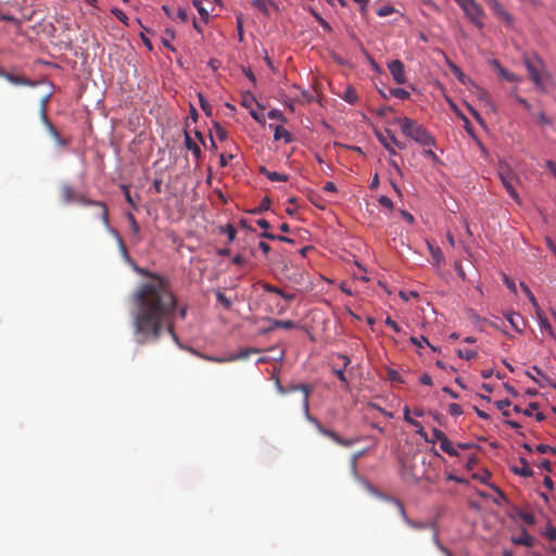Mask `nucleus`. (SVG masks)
I'll list each match as a JSON object with an SVG mask.
<instances>
[{
    "label": "nucleus",
    "mask_w": 556,
    "mask_h": 556,
    "mask_svg": "<svg viewBox=\"0 0 556 556\" xmlns=\"http://www.w3.org/2000/svg\"><path fill=\"white\" fill-rule=\"evenodd\" d=\"M299 325L294 323L293 320H274L271 327L269 330H273L275 328H283V329H294L298 328Z\"/></svg>",
    "instance_id": "obj_21"
},
{
    "label": "nucleus",
    "mask_w": 556,
    "mask_h": 556,
    "mask_svg": "<svg viewBox=\"0 0 556 556\" xmlns=\"http://www.w3.org/2000/svg\"><path fill=\"white\" fill-rule=\"evenodd\" d=\"M521 467H513L511 471L521 477H532L533 470L530 468L528 462L525 458H520Z\"/></svg>",
    "instance_id": "obj_14"
},
{
    "label": "nucleus",
    "mask_w": 556,
    "mask_h": 556,
    "mask_svg": "<svg viewBox=\"0 0 556 556\" xmlns=\"http://www.w3.org/2000/svg\"><path fill=\"white\" fill-rule=\"evenodd\" d=\"M535 451L539 452V453H542V454L547 453V452L556 454V450H554V447H552V446H549L547 444H539V445H536Z\"/></svg>",
    "instance_id": "obj_49"
},
{
    "label": "nucleus",
    "mask_w": 556,
    "mask_h": 556,
    "mask_svg": "<svg viewBox=\"0 0 556 556\" xmlns=\"http://www.w3.org/2000/svg\"><path fill=\"white\" fill-rule=\"evenodd\" d=\"M388 68L396 84H405L406 77L404 72V64L400 60H394L389 63Z\"/></svg>",
    "instance_id": "obj_12"
},
{
    "label": "nucleus",
    "mask_w": 556,
    "mask_h": 556,
    "mask_svg": "<svg viewBox=\"0 0 556 556\" xmlns=\"http://www.w3.org/2000/svg\"><path fill=\"white\" fill-rule=\"evenodd\" d=\"M457 355L460 358H465L467 361H470L472 358H476L478 354L473 350H465V351H463V350L459 349V350H457Z\"/></svg>",
    "instance_id": "obj_30"
},
{
    "label": "nucleus",
    "mask_w": 556,
    "mask_h": 556,
    "mask_svg": "<svg viewBox=\"0 0 556 556\" xmlns=\"http://www.w3.org/2000/svg\"><path fill=\"white\" fill-rule=\"evenodd\" d=\"M440 447L443 452H445L450 456L457 455L456 450L453 447L452 442L447 439V437L440 443Z\"/></svg>",
    "instance_id": "obj_23"
},
{
    "label": "nucleus",
    "mask_w": 556,
    "mask_h": 556,
    "mask_svg": "<svg viewBox=\"0 0 556 556\" xmlns=\"http://www.w3.org/2000/svg\"><path fill=\"white\" fill-rule=\"evenodd\" d=\"M520 288L522 289V291L525 292V294L527 295L528 300L530 301L532 307L534 308L535 311V314H540V305L535 299V296L533 295L532 291L529 289V287L523 283V282H520Z\"/></svg>",
    "instance_id": "obj_19"
},
{
    "label": "nucleus",
    "mask_w": 556,
    "mask_h": 556,
    "mask_svg": "<svg viewBox=\"0 0 556 556\" xmlns=\"http://www.w3.org/2000/svg\"><path fill=\"white\" fill-rule=\"evenodd\" d=\"M416 428V433L424 438L426 441H429V438L422 427V425L418 421V426H414Z\"/></svg>",
    "instance_id": "obj_59"
},
{
    "label": "nucleus",
    "mask_w": 556,
    "mask_h": 556,
    "mask_svg": "<svg viewBox=\"0 0 556 556\" xmlns=\"http://www.w3.org/2000/svg\"><path fill=\"white\" fill-rule=\"evenodd\" d=\"M505 317L516 331H518V332L521 331V327L523 326V319L521 318V316L519 314L509 313V314H506Z\"/></svg>",
    "instance_id": "obj_17"
},
{
    "label": "nucleus",
    "mask_w": 556,
    "mask_h": 556,
    "mask_svg": "<svg viewBox=\"0 0 556 556\" xmlns=\"http://www.w3.org/2000/svg\"><path fill=\"white\" fill-rule=\"evenodd\" d=\"M224 232L227 235L228 240H229L230 242H231V241H233V240L236 239L237 230H236V228H235L232 225L228 224V225L226 226V228H225Z\"/></svg>",
    "instance_id": "obj_42"
},
{
    "label": "nucleus",
    "mask_w": 556,
    "mask_h": 556,
    "mask_svg": "<svg viewBox=\"0 0 556 556\" xmlns=\"http://www.w3.org/2000/svg\"><path fill=\"white\" fill-rule=\"evenodd\" d=\"M503 281L504 283L506 285V287L514 293L517 292V288H516V285L514 282V280L511 278H509L508 276L504 275V278H503Z\"/></svg>",
    "instance_id": "obj_55"
},
{
    "label": "nucleus",
    "mask_w": 556,
    "mask_h": 556,
    "mask_svg": "<svg viewBox=\"0 0 556 556\" xmlns=\"http://www.w3.org/2000/svg\"><path fill=\"white\" fill-rule=\"evenodd\" d=\"M536 317L539 319L540 326L544 328L552 337H554L553 328L547 320V318L544 316L543 311L540 308V314H536Z\"/></svg>",
    "instance_id": "obj_22"
},
{
    "label": "nucleus",
    "mask_w": 556,
    "mask_h": 556,
    "mask_svg": "<svg viewBox=\"0 0 556 556\" xmlns=\"http://www.w3.org/2000/svg\"><path fill=\"white\" fill-rule=\"evenodd\" d=\"M258 352H260V350H257V349L247 348V349L240 351L239 353H232L226 357L210 356V355H204L201 353H199L198 355L205 361L222 364V363H229V362H235V361H239V359H247L251 354L258 353Z\"/></svg>",
    "instance_id": "obj_9"
},
{
    "label": "nucleus",
    "mask_w": 556,
    "mask_h": 556,
    "mask_svg": "<svg viewBox=\"0 0 556 556\" xmlns=\"http://www.w3.org/2000/svg\"><path fill=\"white\" fill-rule=\"evenodd\" d=\"M231 262L235 265L242 266L245 264L247 260L241 254H237L236 256H233Z\"/></svg>",
    "instance_id": "obj_60"
},
{
    "label": "nucleus",
    "mask_w": 556,
    "mask_h": 556,
    "mask_svg": "<svg viewBox=\"0 0 556 556\" xmlns=\"http://www.w3.org/2000/svg\"><path fill=\"white\" fill-rule=\"evenodd\" d=\"M410 342L418 348H422V343H425L426 345L430 346L432 351H437V349L433 345H431L428 339L424 336H421L420 339L412 337Z\"/></svg>",
    "instance_id": "obj_29"
},
{
    "label": "nucleus",
    "mask_w": 556,
    "mask_h": 556,
    "mask_svg": "<svg viewBox=\"0 0 556 556\" xmlns=\"http://www.w3.org/2000/svg\"><path fill=\"white\" fill-rule=\"evenodd\" d=\"M46 84L51 86L52 88V92L54 91V87L53 85L47 80V79H37V89L40 88L41 89V93H40V97H39V100L46 94Z\"/></svg>",
    "instance_id": "obj_35"
},
{
    "label": "nucleus",
    "mask_w": 556,
    "mask_h": 556,
    "mask_svg": "<svg viewBox=\"0 0 556 556\" xmlns=\"http://www.w3.org/2000/svg\"><path fill=\"white\" fill-rule=\"evenodd\" d=\"M193 5L197 8L201 18L204 21V22H207L208 20V12L206 9H204L202 7V2L200 0H193Z\"/></svg>",
    "instance_id": "obj_28"
},
{
    "label": "nucleus",
    "mask_w": 556,
    "mask_h": 556,
    "mask_svg": "<svg viewBox=\"0 0 556 556\" xmlns=\"http://www.w3.org/2000/svg\"><path fill=\"white\" fill-rule=\"evenodd\" d=\"M500 179L508 192V194L516 201L519 202V195L515 188V182L518 180L516 174L508 166H501L498 172Z\"/></svg>",
    "instance_id": "obj_7"
},
{
    "label": "nucleus",
    "mask_w": 556,
    "mask_h": 556,
    "mask_svg": "<svg viewBox=\"0 0 556 556\" xmlns=\"http://www.w3.org/2000/svg\"><path fill=\"white\" fill-rule=\"evenodd\" d=\"M344 100L349 103H355L357 100V94L354 90L348 89L344 93Z\"/></svg>",
    "instance_id": "obj_47"
},
{
    "label": "nucleus",
    "mask_w": 556,
    "mask_h": 556,
    "mask_svg": "<svg viewBox=\"0 0 556 556\" xmlns=\"http://www.w3.org/2000/svg\"><path fill=\"white\" fill-rule=\"evenodd\" d=\"M466 16L470 20L479 28L483 27V23L481 22V17L483 15L482 8L476 2L472 1L469 5L463 9Z\"/></svg>",
    "instance_id": "obj_10"
},
{
    "label": "nucleus",
    "mask_w": 556,
    "mask_h": 556,
    "mask_svg": "<svg viewBox=\"0 0 556 556\" xmlns=\"http://www.w3.org/2000/svg\"><path fill=\"white\" fill-rule=\"evenodd\" d=\"M378 202H379V204H380L381 206H384V207H387V208H389V210H393V202H392V200H391L389 197H387V195H380V197L378 198Z\"/></svg>",
    "instance_id": "obj_40"
},
{
    "label": "nucleus",
    "mask_w": 556,
    "mask_h": 556,
    "mask_svg": "<svg viewBox=\"0 0 556 556\" xmlns=\"http://www.w3.org/2000/svg\"><path fill=\"white\" fill-rule=\"evenodd\" d=\"M493 65L494 67L497 70L500 76L508 81H521V79L514 73L507 71L506 68H504L498 61L494 60L493 61Z\"/></svg>",
    "instance_id": "obj_13"
},
{
    "label": "nucleus",
    "mask_w": 556,
    "mask_h": 556,
    "mask_svg": "<svg viewBox=\"0 0 556 556\" xmlns=\"http://www.w3.org/2000/svg\"><path fill=\"white\" fill-rule=\"evenodd\" d=\"M123 190H124L125 199H126L127 203L129 205H131L134 208H136V204H135L132 197L130 195L129 189L126 186H123Z\"/></svg>",
    "instance_id": "obj_56"
},
{
    "label": "nucleus",
    "mask_w": 556,
    "mask_h": 556,
    "mask_svg": "<svg viewBox=\"0 0 556 556\" xmlns=\"http://www.w3.org/2000/svg\"><path fill=\"white\" fill-rule=\"evenodd\" d=\"M274 139H283L286 143H289L292 141L293 138L292 135L287 129H285L282 126L277 125L274 127Z\"/></svg>",
    "instance_id": "obj_16"
},
{
    "label": "nucleus",
    "mask_w": 556,
    "mask_h": 556,
    "mask_svg": "<svg viewBox=\"0 0 556 556\" xmlns=\"http://www.w3.org/2000/svg\"><path fill=\"white\" fill-rule=\"evenodd\" d=\"M215 135L218 138V140L224 141L227 139V130L220 126L218 123L215 124Z\"/></svg>",
    "instance_id": "obj_36"
},
{
    "label": "nucleus",
    "mask_w": 556,
    "mask_h": 556,
    "mask_svg": "<svg viewBox=\"0 0 556 556\" xmlns=\"http://www.w3.org/2000/svg\"><path fill=\"white\" fill-rule=\"evenodd\" d=\"M112 12L121 22L126 24L127 16H126V14L122 10L114 9Z\"/></svg>",
    "instance_id": "obj_58"
},
{
    "label": "nucleus",
    "mask_w": 556,
    "mask_h": 556,
    "mask_svg": "<svg viewBox=\"0 0 556 556\" xmlns=\"http://www.w3.org/2000/svg\"><path fill=\"white\" fill-rule=\"evenodd\" d=\"M268 179L270 181H287L288 176L278 172H270V174L268 175Z\"/></svg>",
    "instance_id": "obj_38"
},
{
    "label": "nucleus",
    "mask_w": 556,
    "mask_h": 556,
    "mask_svg": "<svg viewBox=\"0 0 556 556\" xmlns=\"http://www.w3.org/2000/svg\"><path fill=\"white\" fill-rule=\"evenodd\" d=\"M478 97H479L480 100L484 101L486 105L493 106V103L491 101L490 94H489V92L486 90L479 89L478 90Z\"/></svg>",
    "instance_id": "obj_39"
},
{
    "label": "nucleus",
    "mask_w": 556,
    "mask_h": 556,
    "mask_svg": "<svg viewBox=\"0 0 556 556\" xmlns=\"http://www.w3.org/2000/svg\"><path fill=\"white\" fill-rule=\"evenodd\" d=\"M545 536L549 540V541H556V528L553 527V526H548L545 530Z\"/></svg>",
    "instance_id": "obj_54"
},
{
    "label": "nucleus",
    "mask_w": 556,
    "mask_h": 556,
    "mask_svg": "<svg viewBox=\"0 0 556 556\" xmlns=\"http://www.w3.org/2000/svg\"><path fill=\"white\" fill-rule=\"evenodd\" d=\"M523 64L528 71L529 77L538 89L545 90L544 76L546 68L543 60L534 54L533 56L525 55Z\"/></svg>",
    "instance_id": "obj_6"
},
{
    "label": "nucleus",
    "mask_w": 556,
    "mask_h": 556,
    "mask_svg": "<svg viewBox=\"0 0 556 556\" xmlns=\"http://www.w3.org/2000/svg\"><path fill=\"white\" fill-rule=\"evenodd\" d=\"M519 517L527 525H534L535 522V517L530 513H520Z\"/></svg>",
    "instance_id": "obj_48"
},
{
    "label": "nucleus",
    "mask_w": 556,
    "mask_h": 556,
    "mask_svg": "<svg viewBox=\"0 0 556 556\" xmlns=\"http://www.w3.org/2000/svg\"><path fill=\"white\" fill-rule=\"evenodd\" d=\"M391 93L397 98V99H401V100H406L409 98L410 93L403 89V88H394L391 90Z\"/></svg>",
    "instance_id": "obj_31"
},
{
    "label": "nucleus",
    "mask_w": 556,
    "mask_h": 556,
    "mask_svg": "<svg viewBox=\"0 0 556 556\" xmlns=\"http://www.w3.org/2000/svg\"><path fill=\"white\" fill-rule=\"evenodd\" d=\"M394 122L399 124L401 131L405 137L414 140L421 147L435 146L434 137L417 121L409 117H396Z\"/></svg>",
    "instance_id": "obj_4"
},
{
    "label": "nucleus",
    "mask_w": 556,
    "mask_h": 556,
    "mask_svg": "<svg viewBox=\"0 0 556 556\" xmlns=\"http://www.w3.org/2000/svg\"><path fill=\"white\" fill-rule=\"evenodd\" d=\"M448 66H450V70L451 72L454 74V76L460 81V83H465V79H466V76L465 74L463 73V71L460 70L459 66H457L455 63H452L450 62L448 63Z\"/></svg>",
    "instance_id": "obj_24"
},
{
    "label": "nucleus",
    "mask_w": 556,
    "mask_h": 556,
    "mask_svg": "<svg viewBox=\"0 0 556 556\" xmlns=\"http://www.w3.org/2000/svg\"><path fill=\"white\" fill-rule=\"evenodd\" d=\"M252 4L261 12L268 14L269 0H251Z\"/></svg>",
    "instance_id": "obj_27"
},
{
    "label": "nucleus",
    "mask_w": 556,
    "mask_h": 556,
    "mask_svg": "<svg viewBox=\"0 0 556 556\" xmlns=\"http://www.w3.org/2000/svg\"><path fill=\"white\" fill-rule=\"evenodd\" d=\"M61 195L66 203L77 202L84 205L94 206L97 208V216L106 227H109V212L106 205L103 202L88 200L84 194L77 193L72 186L66 184L61 187Z\"/></svg>",
    "instance_id": "obj_5"
},
{
    "label": "nucleus",
    "mask_w": 556,
    "mask_h": 556,
    "mask_svg": "<svg viewBox=\"0 0 556 556\" xmlns=\"http://www.w3.org/2000/svg\"><path fill=\"white\" fill-rule=\"evenodd\" d=\"M430 250H431V254H432L434 261L438 264L443 262L444 257H443V254H442V252H441V250L439 248H437V249L430 248Z\"/></svg>",
    "instance_id": "obj_52"
},
{
    "label": "nucleus",
    "mask_w": 556,
    "mask_h": 556,
    "mask_svg": "<svg viewBox=\"0 0 556 556\" xmlns=\"http://www.w3.org/2000/svg\"><path fill=\"white\" fill-rule=\"evenodd\" d=\"M490 8L494 12V14L503 20L508 26H511L514 23V18L511 14L505 10L502 3L497 0H488Z\"/></svg>",
    "instance_id": "obj_11"
},
{
    "label": "nucleus",
    "mask_w": 556,
    "mask_h": 556,
    "mask_svg": "<svg viewBox=\"0 0 556 556\" xmlns=\"http://www.w3.org/2000/svg\"><path fill=\"white\" fill-rule=\"evenodd\" d=\"M405 523L416 530L426 529L428 527L427 523L414 521L412 519L407 520Z\"/></svg>",
    "instance_id": "obj_50"
},
{
    "label": "nucleus",
    "mask_w": 556,
    "mask_h": 556,
    "mask_svg": "<svg viewBox=\"0 0 556 556\" xmlns=\"http://www.w3.org/2000/svg\"><path fill=\"white\" fill-rule=\"evenodd\" d=\"M515 100L521 104V106H523L527 111H531L532 109V105L530 102H528L525 98L520 97L519 94L517 93H513Z\"/></svg>",
    "instance_id": "obj_43"
},
{
    "label": "nucleus",
    "mask_w": 556,
    "mask_h": 556,
    "mask_svg": "<svg viewBox=\"0 0 556 556\" xmlns=\"http://www.w3.org/2000/svg\"><path fill=\"white\" fill-rule=\"evenodd\" d=\"M268 117L270 119H279L281 122H286V117L283 116L282 112L276 109H273L268 112Z\"/></svg>",
    "instance_id": "obj_41"
},
{
    "label": "nucleus",
    "mask_w": 556,
    "mask_h": 556,
    "mask_svg": "<svg viewBox=\"0 0 556 556\" xmlns=\"http://www.w3.org/2000/svg\"><path fill=\"white\" fill-rule=\"evenodd\" d=\"M393 503L394 505L396 506L397 510H399V514L401 515L402 519L404 520V522H406L407 520H409L407 514H406V510H405V507L404 505L399 501V500H393Z\"/></svg>",
    "instance_id": "obj_37"
},
{
    "label": "nucleus",
    "mask_w": 556,
    "mask_h": 556,
    "mask_svg": "<svg viewBox=\"0 0 556 556\" xmlns=\"http://www.w3.org/2000/svg\"><path fill=\"white\" fill-rule=\"evenodd\" d=\"M278 391L281 394H287V393L295 392V391H302V393H303L302 404H303V410H304L305 417H306V419L309 422H312L317 428V430L321 434L330 438L332 441H334L339 445H342V446H345V447H350L353 444L358 442L357 438H355V439H343L336 431L323 427V425L316 418H314L311 415V413H309V394L312 392V388L308 384H304V383H302V384H291L289 387H282V386L278 384Z\"/></svg>",
    "instance_id": "obj_2"
},
{
    "label": "nucleus",
    "mask_w": 556,
    "mask_h": 556,
    "mask_svg": "<svg viewBox=\"0 0 556 556\" xmlns=\"http://www.w3.org/2000/svg\"><path fill=\"white\" fill-rule=\"evenodd\" d=\"M419 382L425 384V386H431L432 384V379L431 377L428 375V374H422L419 378Z\"/></svg>",
    "instance_id": "obj_62"
},
{
    "label": "nucleus",
    "mask_w": 556,
    "mask_h": 556,
    "mask_svg": "<svg viewBox=\"0 0 556 556\" xmlns=\"http://www.w3.org/2000/svg\"><path fill=\"white\" fill-rule=\"evenodd\" d=\"M10 83L14 84V85H29V86H33V81L29 80L28 78H25L23 76H18V75H13V74H9V73H4V76Z\"/></svg>",
    "instance_id": "obj_20"
},
{
    "label": "nucleus",
    "mask_w": 556,
    "mask_h": 556,
    "mask_svg": "<svg viewBox=\"0 0 556 556\" xmlns=\"http://www.w3.org/2000/svg\"><path fill=\"white\" fill-rule=\"evenodd\" d=\"M46 94L40 99V121L42 127V146L48 148L64 149L70 141L62 137L56 127L48 118L47 105L52 96L51 86L46 84Z\"/></svg>",
    "instance_id": "obj_3"
},
{
    "label": "nucleus",
    "mask_w": 556,
    "mask_h": 556,
    "mask_svg": "<svg viewBox=\"0 0 556 556\" xmlns=\"http://www.w3.org/2000/svg\"><path fill=\"white\" fill-rule=\"evenodd\" d=\"M185 144L186 148L192 152L197 160L201 159L202 152L200 147L191 139L188 132L185 134Z\"/></svg>",
    "instance_id": "obj_15"
},
{
    "label": "nucleus",
    "mask_w": 556,
    "mask_h": 556,
    "mask_svg": "<svg viewBox=\"0 0 556 556\" xmlns=\"http://www.w3.org/2000/svg\"><path fill=\"white\" fill-rule=\"evenodd\" d=\"M376 135H377L379 142L384 147V149L391 155L396 154L394 148H397L400 150H403L406 148V144L404 142L397 140L396 137L394 136V134L389 129H386L384 132H377Z\"/></svg>",
    "instance_id": "obj_8"
},
{
    "label": "nucleus",
    "mask_w": 556,
    "mask_h": 556,
    "mask_svg": "<svg viewBox=\"0 0 556 556\" xmlns=\"http://www.w3.org/2000/svg\"><path fill=\"white\" fill-rule=\"evenodd\" d=\"M199 102H200V106L204 111V113L207 116H211L212 112H213V108L210 104V102L201 93H199Z\"/></svg>",
    "instance_id": "obj_26"
},
{
    "label": "nucleus",
    "mask_w": 556,
    "mask_h": 556,
    "mask_svg": "<svg viewBox=\"0 0 556 556\" xmlns=\"http://www.w3.org/2000/svg\"><path fill=\"white\" fill-rule=\"evenodd\" d=\"M532 542H533L532 536L527 533H525L523 538H519V539L515 540L516 544H522L526 546H532Z\"/></svg>",
    "instance_id": "obj_44"
},
{
    "label": "nucleus",
    "mask_w": 556,
    "mask_h": 556,
    "mask_svg": "<svg viewBox=\"0 0 556 556\" xmlns=\"http://www.w3.org/2000/svg\"><path fill=\"white\" fill-rule=\"evenodd\" d=\"M448 413L451 415H462L463 414V409L460 407V405L456 404V403H451L448 405Z\"/></svg>",
    "instance_id": "obj_51"
},
{
    "label": "nucleus",
    "mask_w": 556,
    "mask_h": 556,
    "mask_svg": "<svg viewBox=\"0 0 556 556\" xmlns=\"http://www.w3.org/2000/svg\"><path fill=\"white\" fill-rule=\"evenodd\" d=\"M409 408L407 406L404 407V420L412 426H418V421L410 417Z\"/></svg>",
    "instance_id": "obj_53"
},
{
    "label": "nucleus",
    "mask_w": 556,
    "mask_h": 556,
    "mask_svg": "<svg viewBox=\"0 0 556 556\" xmlns=\"http://www.w3.org/2000/svg\"><path fill=\"white\" fill-rule=\"evenodd\" d=\"M250 114H251L252 118H253L254 121H256L257 123H261V124H264V123H265V121H264V116H263V115H261V114H258L256 111L251 110V111H250Z\"/></svg>",
    "instance_id": "obj_63"
},
{
    "label": "nucleus",
    "mask_w": 556,
    "mask_h": 556,
    "mask_svg": "<svg viewBox=\"0 0 556 556\" xmlns=\"http://www.w3.org/2000/svg\"><path fill=\"white\" fill-rule=\"evenodd\" d=\"M386 325L391 327L395 332H400L401 328L400 326L389 316L386 318Z\"/></svg>",
    "instance_id": "obj_57"
},
{
    "label": "nucleus",
    "mask_w": 556,
    "mask_h": 556,
    "mask_svg": "<svg viewBox=\"0 0 556 556\" xmlns=\"http://www.w3.org/2000/svg\"><path fill=\"white\" fill-rule=\"evenodd\" d=\"M536 119H538V123H540V124H549L551 123L549 118L546 116V114L544 112L538 113Z\"/></svg>",
    "instance_id": "obj_61"
},
{
    "label": "nucleus",
    "mask_w": 556,
    "mask_h": 556,
    "mask_svg": "<svg viewBox=\"0 0 556 556\" xmlns=\"http://www.w3.org/2000/svg\"><path fill=\"white\" fill-rule=\"evenodd\" d=\"M341 359H343V368L341 369H333V374L337 376V378L342 382L344 383L345 388H348V379L345 377V374H344V369L348 367V365L350 364V358L345 355H340L339 356Z\"/></svg>",
    "instance_id": "obj_18"
},
{
    "label": "nucleus",
    "mask_w": 556,
    "mask_h": 556,
    "mask_svg": "<svg viewBox=\"0 0 556 556\" xmlns=\"http://www.w3.org/2000/svg\"><path fill=\"white\" fill-rule=\"evenodd\" d=\"M139 273L150 278L142 282L132 294L136 313L132 318L136 342L147 344L160 340L167 331L174 340V316L177 309V298L167 278L146 269Z\"/></svg>",
    "instance_id": "obj_1"
},
{
    "label": "nucleus",
    "mask_w": 556,
    "mask_h": 556,
    "mask_svg": "<svg viewBox=\"0 0 556 556\" xmlns=\"http://www.w3.org/2000/svg\"><path fill=\"white\" fill-rule=\"evenodd\" d=\"M394 12V8L391 5H384L377 11V14L381 17L389 16Z\"/></svg>",
    "instance_id": "obj_45"
},
{
    "label": "nucleus",
    "mask_w": 556,
    "mask_h": 556,
    "mask_svg": "<svg viewBox=\"0 0 556 556\" xmlns=\"http://www.w3.org/2000/svg\"><path fill=\"white\" fill-rule=\"evenodd\" d=\"M496 407L500 409V410H503V415L508 417L510 414H509V410L505 409L507 408L508 406H510V401L505 399V400H501V401H497L495 403Z\"/></svg>",
    "instance_id": "obj_34"
},
{
    "label": "nucleus",
    "mask_w": 556,
    "mask_h": 556,
    "mask_svg": "<svg viewBox=\"0 0 556 556\" xmlns=\"http://www.w3.org/2000/svg\"><path fill=\"white\" fill-rule=\"evenodd\" d=\"M446 438L445 433L437 428H433L432 429V438L429 439L428 442H437L439 441L440 443Z\"/></svg>",
    "instance_id": "obj_32"
},
{
    "label": "nucleus",
    "mask_w": 556,
    "mask_h": 556,
    "mask_svg": "<svg viewBox=\"0 0 556 556\" xmlns=\"http://www.w3.org/2000/svg\"><path fill=\"white\" fill-rule=\"evenodd\" d=\"M216 299L225 308H230L231 301L222 291H216Z\"/></svg>",
    "instance_id": "obj_33"
},
{
    "label": "nucleus",
    "mask_w": 556,
    "mask_h": 556,
    "mask_svg": "<svg viewBox=\"0 0 556 556\" xmlns=\"http://www.w3.org/2000/svg\"><path fill=\"white\" fill-rule=\"evenodd\" d=\"M363 455V452L355 453L351 458V469L352 472L356 476L357 473V462L358 458Z\"/></svg>",
    "instance_id": "obj_46"
},
{
    "label": "nucleus",
    "mask_w": 556,
    "mask_h": 556,
    "mask_svg": "<svg viewBox=\"0 0 556 556\" xmlns=\"http://www.w3.org/2000/svg\"><path fill=\"white\" fill-rule=\"evenodd\" d=\"M545 242L548 249L553 252L554 256L556 257V244L553 242L551 238H546Z\"/></svg>",
    "instance_id": "obj_64"
},
{
    "label": "nucleus",
    "mask_w": 556,
    "mask_h": 556,
    "mask_svg": "<svg viewBox=\"0 0 556 556\" xmlns=\"http://www.w3.org/2000/svg\"><path fill=\"white\" fill-rule=\"evenodd\" d=\"M270 204H271V201L268 197H265L263 198V200L261 201V204L258 207L254 208L252 211V213L254 214H261L265 211H268L270 208Z\"/></svg>",
    "instance_id": "obj_25"
}]
</instances>
